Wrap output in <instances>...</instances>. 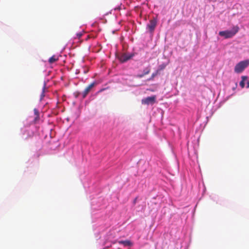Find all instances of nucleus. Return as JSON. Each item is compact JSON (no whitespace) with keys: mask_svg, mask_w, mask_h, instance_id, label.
Masks as SVG:
<instances>
[{"mask_svg":"<svg viewBox=\"0 0 249 249\" xmlns=\"http://www.w3.org/2000/svg\"><path fill=\"white\" fill-rule=\"evenodd\" d=\"M134 56L133 53H124L119 56V59L122 62H125Z\"/></svg>","mask_w":249,"mask_h":249,"instance_id":"nucleus-3","label":"nucleus"},{"mask_svg":"<svg viewBox=\"0 0 249 249\" xmlns=\"http://www.w3.org/2000/svg\"><path fill=\"white\" fill-rule=\"evenodd\" d=\"M158 71H157L156 72L153 73L151 76V77L148 79V81L153 80L154 77L158 74Z\"/></svg>","mask_w":249,"mask_h":249,"instance_id":"nucleus-12","label":"nucleus"},{"mask_svg":"<svg viewBox=\"0 0 249 249\" xmlns=\"http://www.w3.org/2000/svg\"><path fill=\"white\" fill-rule=\"evenodd\" d=\"M82 35H83L82 33H79L77 34V35H76L78 38H80L82 36Z\"/></svg>","mask_w":249,"mask_h":249,"instance_id":"nucleus-14","label":"nucleus"},{"mask_svg":"<svg viewBox=\"0 0 249 249\" xmlns=\"http://www.w3.org/2000/svg\"><path fill=\"white\" fill-rule=\"evenodd\" d=\"M119 244H122L124 246H131L132 245V243L129 240H124V241H119Z\"/></svg>","mask_w":249,"mask_h":249,"instance_id":"nucleus-8","label":"nucleus"},{"mask_svg":"<svg viewBox=\"0 0 249 249\" xmlns=\"http://www.w3.org/2000/svg\"><path fill=\"white\" fill-rule=\"evenodd\" d=\"M94 86V83H92L90 85H89L84 90L83 92L82 93L83 98H84L86 97L88 94L89 93L91 89Z\"/></svg>","mask_w":249,"mask_h":249,"instance_id":"nucleus-6","label":"nucleus"},{"mask_svg":"<svg viewBox=\"0 0 249 249\" xmlns=\"http://www.w3.org/2000/svg\"><path fill=\"white\" fill-rule=\"evenodd\" d=\"M242 80L240 82V86L242 88H244L245 87V81L247 79L248 77L247 76H242L241 77Z\"/></svg>","mask_w":249,"mask_h":249,"instance_id":"nucleus-9","label":"nucleus"},{"mask_svg":"<svg viewBox=\"0 0 249 249\" xmlns=\"http://www.w3.org/2000/svg\"><path fill=\"white\" fill-rule=\"evenodd\" d=\"M155 96L148 97L143 99L142 101V104L149 105L150 104H154L155 102Z\"/></svg>","mask_w":249,"mask_h":249,"instance_id":"nucleus-5","label":"nucleus"},{"mask_svg":"<svg viewBox=\"0 0 249 249\" xmlns=\"http://www.w3.org/2000/svg\"><path fill=\"white\" fill-rule=\"evenodd\" d=\"M239 28L238 26H233L231 30H226L219 32V36H224L225 38H229L233 37L239 31Z\"/></svg>","mask_w":249,"mask_h":249,"instance_id":"nucleus-1","label":"nucleus"},{"mask_svg":"<svg viewBox=\"0 0 249 249\" xmlns=\"http://www.w3.org/2000/svg\"><path fill=\"white\" fill-rule=\"evenodd\" d=\"M34 112L37 116H39V113L36 109H34Z\"/></svg>","mask_w":249,"mask_h":249,"instance_id":"nucleus-15","label":"nucleus"},{"mask_svg":"<svg viewBox=\"0 0 249 249\" xmlns=\"http://www.w3.org/2000/svg\"><path fill=\"white\" fill-rule=\"evenodd\" d=\"M249 65V59L242 61L236 65L234 71L236 73L242 72Z\"/></svg>","mask_w":249,"mask_h":249,"instance_id":"nucleus-2","label":"nucleus"},{"mask_svg":"<svg viewBox=\"0 0 249 249\" xmlns=\"http://www.w3.org/2000/svg\"><path fill=\"white\" fill-rule=\"evenodd\" d=\"M157 24V20L156 18H153L150 20L149 23L147 24V27L149 29V31L153 32Z\"/></svg>","mask_w":249,"mask_h":249,"instance_id":"nucleus-4","label":"nucleus"},{"mask_svg":"<svg viewBox=\"0 0 249 249\" xmlns=\"http://www.w3.org/2000/svg\"><path fill=\"white\" fill-rule=\"evenodd\" d=\"M45 88H46V84H44V86H43V89H42V93L41 94V100L44 97L45 95H44V92H45Z\"/></svg>","mask_w":249,"mask_h":249,"instance_id":"nucleus-13","label":"nucleus"},{"mask_svg":"<svg viewBox=\"0 0 249 249\" xmlns=\"http://www.w3.org/2000/svg\"><path fill=\"white\" fill-rule=\"evenodd\" d=\"M150 70H151L150 68L149 67H147L144 69V70L143 71V73H142V74H138L136 76V77L138 78H142L144 75L148 74L150 72Z\"/></svg>","mask_w":249,"mask_h":249,"instance_id":"nucleus-7","label":"nucleus"},{"mask_svg":"<svg viewBox=\"0 0 249 249\" xmlns=\"http://www.w3.org/2000/svg\"><path fill=\"white\" fill-rule=\"evenodd\" d=\"M166 66H167V64L165 63H163V64L160 65L159 66V68L157 71H158V72H159V71H161L164 70L166 68Z\"/></svg>","mask_w":249,"mask_h":249,"instance_id":"nucleus-11","label":"nucleus"},{"mask_svg":"<svg viewBox=\"0 0 249 249\" xmlns=\"http://www.w3.org/2000/svg\"><path fill=\"white\" fill-rule=\"evenodd\" d=\"M58 60V58L55 55H53L49 59V62L50 64H52Z\"/></svg>","mask_w":249,"mask_h":249,"instance_id":"nucleus-10","label":"nucleus"},{"mask_svg":"<svg viewBox=\"0 0 249 249\" xmlns=\"http://www.w3.org/2000/svg\"><path fill=\"white\" fill-rule=\"evenodd\" d=\"M247 88H249V82H248V83H247Z\"/></svg>","mask_w":249,"mask_h":249,"instance_id":"nucleus-16","label":"nucleus"}]
</instances>
